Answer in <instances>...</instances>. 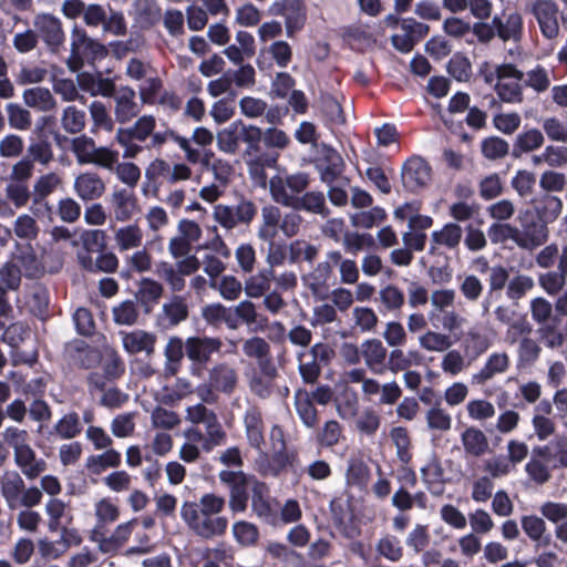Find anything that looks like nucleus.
Listing matches in <instances>:
<instances>
[{
	"label": "nucleus",
	"instance_id": "5701e85b",
	"mask_svg": "<svg viewBox=\"0 0 567 567\" xmlns=\"http://www.w3.org/2000/svg\"><path fill=\"white\" fill-rule=\"evenodd\" d=\"M544 135L538 128H530L517 134L511 151V156L515 159L520 158L523 154L534 152L543 146Z\"/></svg>",
	"mask_w": 567,
	"mask_h": 567
},
{
	"label": "nucleus",
	"instance_id": "412c9836",
	"mask_svg": "<svg viewBox=\"0 0 567 567\" xmlns=\"http://www.w3.org/2000/svg\"><path fill=\"white\" fill-rule=\"evenodd\" d=\"M533 214L547 224L554 223L563 210V202L551 194H540L532 200Z\"/></svg>",
	"mask_w": 567,
	"mask_h": 567
},
{
	"label": "nucleus",
	"instance_id": "69168bd1",
	"mask_svg": "<svg viewBox=\"0 0 567 567\" xmlns=\"http://www.w3.org/2000/svg\"><path fill=\"white\" fill-rule=\"evenodd\" d=\"M239 141V126H234V122L217 134L218 148L228 154L236 153Z\"/></svg>",
	"mask_w": 567,
	"mask_h": 567
},
{
	"label": "nucleus",
	"instance_id": "4d7b16f0",
	"mask_svg": "<svg viewBox=\"0 0 567 567\" xmlns=\"http://www.w3.org/2000/svg\"><path fill=\"white\" fill-rule=\"evenodd\" d=\"M386 212L380 206L372 207L370 210L357 213L352 216V225L360 228H372L386 219Z\"/></svg>",
	"mask_w": 567,
	"mask_h": 567
},
{
	"label": "nucleus",
	"instance_id": "de8ad7c7",
	"mask_svg": "<svg viewBox=\"0 0 567 567\" xmlns=\"http://www.w3.org/2000/svg\"><path fill=\"white\" fill-rule=\"evenodd\" d=\"M155 274L169 286L173 292L184 290L186 281L174 265L167 261H161L156 265Z\"/></svg>",
	"mask_w": 567,
	"mask_h": 567
},
{
	"label": "nucleus",
	"instance_id": "603ef678",
	"mask_svg": "<svg viewBox=\"0 0 567 567\" xmlns=\"http://www.w3.org/2000/svg\"><path fill=\"white\" fill-rule=\"evenodd\" d=\"M163 312L171 326H177L188 318V306L181 296H174L171 302L163 306Z\"/></svg>",
	"mask_w": 567,
	"mask_h": 567
},
{
	"label": "nucleus",
	"instance_id": "2f4dec72",
	"mask_svg": "<svg viewBox=\"0 0 567 567\" xmlns=\"http://www.w3.org/2000/svg\"><path fill=\"white\" fill-rule=\"evenodd\" d=\"M319 168L321 181L331 185L343 173L344 161L337 151L331 150L323 155L322 163Z\"/></svg>",
	"mask_w": 567,
	"mask_h": 567
},
{
	"label": "nucleus",
	"instance_id": "423d86ee",
	"mask_svg": "<svg viewBox=\"0 0 567 567\" xmlns=\"http://www.w3.org/2000/svg\"><path fill=\"white\" fill-rule=\"evenodd\" d=\"M257 215L256 205L246 198H241L236 206L217 205L214 208V218L226 229H233L238 225H249Z\"/></svg>",
	"mask_w": 567,
	"mask_h": 567
},
{
	"label": "nucleus",
	"instance_id": "a19ab883",
	"mask_svg": "<svg viewBox=\"0 0 567 567\" xmlns=\"http://www.w3.org/2000/svg\"><path fill=\"white\" fill-rule=\"evenodd\" d=\"M234 126H239V138L247 144L246 153L257 154L261 151L260 143L264 141V132L256 125H246L241 120L235 121Z\"/></svg>",
	"mask_w": 567,
	"mask_h": 567
},
{
	"label": "nucleus",
	"instance_id": "dca6fc26",
	"mask_svg": "<svg viewBox=\"0 0 567 567\" xmlns=\"http://www.w3.org/2000/svg\"><path fill=\"white\" fill-rule=\"evenodd\" d=\"M361 353L368 369L374 374L385 372L388 350L379 339H368L361 344Z\"/></svg>",
	"mask_w": 567,
	"mask_h": 567
},
{
	"label": "nucleus",
	"instance_id": "4be33fe9",
	"mask_svg": "<svg viewBox=\"0 0 567 567\" xmlns=\"http://www.w3.org/2000/svg\"><path fill=\"white\" fill-rule=\"evenodd\" d=\"M134 20L142 30H150L162 18L161 7L156 0H135L134 1Z\"/></svg>",
	"mask_w": 567,
	"mask_h": 567
},
{
	"label": "nucleus",
	"instance_id": "c756f323",
	"mask_svg": "<svg viewBox=\"0 0 567 567\" xmlns=\"http://www.w3.org/2000/svg\"><path fill=\"white\" fill-rule=\"evenodd\" d=\"M295 210H306L327 217L330 214L326 205V198L322 192H307L302 196H296L293 205Z\"/></svg>",
	"mask_w": 567,
	"mask_h": 567
},
{
	"label": "nucleus",
	"instance_id": "aec40b11",
	"mask_svg": "<svg viewBox=\"0 0 567 567\" xmlns=\"http://www.w3.org/2000/svg\"><path fill=\"white\" fill-rule=\"evenodd\" d=\"M155 126L156 121L153 115H143L138 117L133 126L127 128L120 127L116 132L115 140L117 143H125L131 140L145 142L154 132Z\"/></svg>",
	"mask_w": 567,
	"mask_h": 567
},
{
	"label": "nucleus",
	"instance_id": "bf43d9fd",
	"mask_svg": "<svg viewBox=\"0 0 567 567\" xmlns=\"http://www.w3.org/2000/svg\"><path fill=\"white\" fill-rule=\"evenodd\" d=\"M491 346L487 336L477 330H470L464 339L465 352L473 358L483 354Z\"/></svg>",
	"mask_w": 567,
	"mask_h": 567
},
{
	"label": "nucleus",
	"instance_id": "39448f33",
	"mask_svg": "<svg viewBox=\"0 0 567 567\" xmlns=\"http://www.w3.org/2000/svg\"><path fill=\"white\" fill-rule=\"evenodd\" d=\"M223 342L219 338L189 337L185 341V354L193 362V373L200 375L203 369L214 353L220 351Z\"/></svg>",
	"mask_w": 567,
	"mask_h": 567
},
{
	"label": "nucleus",
	"instance_id": "1a4fd4ad",
	"mask_svg": "<svg viewBox=\"0 0 567 567\" xmlns=\"http://www.w3.org/2000/svg\"><path fill=\"white\" fill-rule=\"evenodd\" d=\"M403 34H393L391 43L401 53H410L430 32V27L414 18H404L401 21Z\"/></svg>",
	"mask_w": 567,
	"mask_h": 567
},
{
	"label": "nucleus",
	"instance_id": "c9c22d12",
	"mask_svg": "<svg viewBox=\"0 0 567 567\" xmlns=\"http://www.w3.org/2000/svg\"><path fill=\"white\" fill-rule=\"evenodd\" d=\"M23 101L28 106L38 109L42 112L51 111L56 105L50 90L42 86L27 89L23 92Z\"/></svg>",
	"mask_w": 567,
	"mask_h": 567
},
{
	"label": "nucleus",
	"instance_id": "6ab92c4d",
	"mask_svg": "<svg viewBox=\"0 0 567 567\" xmlns=\"http://www.w3.org/2000/svg\"><path fill=\"white\" fill-rule=\"evenodd\" d=\"M16 465L29 480H34L47 470L43 458H38L33 449L28 444L13 452Z\"/></svg>",
	"mask_w": 567,
	"mask_h": 567
},
{
	"label": "nucleus",
	"instance_id": "4468645a",
	"mask_svg": "<svg viewBox=\"0 0 567 567\" xmlns=\"http://www.w3.org/2000/svg\"><path fill=\"white\" fill-rule=\"evenodd\" d=\"M37 34L52 52H58L64 42V32L61 21L49 13L38 14L34 19Z\"/></svg>",
	"mask_w": 567,
	"mask_h": 567
},
{
	"label": "nucleus",
	"instance_id": "9d476101",
	"mask_svg": "<svg viewBox=\"0 0 567 567\" xmlns=\"http://www.w3.org/2000/svg\"><path fill=\"white\" fill-rule=\"evenodd\" d=\"M237 385V370L227 362H220L208 371V382L205 384V391L212 395L213 391L230 395L236 391Z\"/></svg>",
	"mask_w": 567,
	"mask_h": 567
},
{
	"label": "nucleus",
	"instance_id": "13d9d810",
	"mask_svg": "<svg viewBox=\"0 0 567 567\" xmlns=\"http://www.w3.org/2000/svg\"><path fill=\"white\" fill-rule=\"evenodd\" d=\"M212 288L218 290L220 296L228 301L237 300L244 290L241 282L231 275L223 276Z\"/></svg>",
	"mask_w": 567,
	"mask_h": 567
},
{
	"label": "nucleus",
	"instance_id": "f3484780",
	"mask_svg": "<svg viewBox=\"0 0 567 567\" xmlns=\"http://www.w3.org/2000/svg\"><path fill=\"white\" fill-rule=\"evenodd\" d=\"M83 431V424L81 422L78 412L72 411L64 414L54 426L48 431L44 440L49 443H53L55 437L59 436L62 440H72L79 436Z\"/></svg>",
	"mask_w": 567,
	"mask_h": 567
},
{
	"label": "nucleus",
	"instance_id": "20e7f679",
	"mask_svg": "<svg viewBox=\"0 0 567 567\" xmlns=\"http://www.w3.org/2000/svg\"><path fill=\"white\" fill-rule=\"evenodd\" d=\"M269 13L285 18L286 34L292 38L305 28L308 9L305 0H276L270 6Z\"/></svg>",
	"mask_w": 567,
	"mask_h": 567
},
{
	"label": "nucleus",
	"instance_id": "3c124183",
	"mask_svg": "<svg viewBox=\"0 0 567 567\" xmlns=\"http://www.w3.org/2000/svg\"><path fill=\"white\" fill-rule=\"evenodd\" d=\"M534 288V280L527 275H516L509 279L506 286V296L512 301L524 298Z\"/></svg>",
	"mask_w": 567,
	"mask_h": 567
},
{
	"label": "nucleus",
	"instance_id": "f257e3e1",
	"mask_svg": "<svg viewBox=\"0 0 567 567\" xmlns=\"http://www.w3.org/2000/svg\"><path fill=\"white\" fill-rule=\"evenodd\" d=\"M104 44L90 38L82 28L74 27L71 35V54L68 59V66L71 71L78 72L84 65V60L94 62L107 55Z\"/></svg>",
	"mask_w": 567,
	"mask_h": 567
},
{
	"label": "nucleus",
	"instance_id": "c03bdc74",
	"mask_svg": "<svg viewBox=\"0 0 567 567\" xmlns=\"http://www.w3.org/2000/svg\"><path fill=\"white\" fill-rule=\"evenodd\" d=\"M379 296L380 302L383 307L381 312L383 313L401 311L402 307L404 306V293L399 287L394 285H388L382 288L379 292Z\"/></svg>",
	"mask_w": 567,
	"mask_h": 567
},
{
	"label": "nucleus",
	"instance_id": "a211bd4d",
	"mask_svg": "<svg viewBox=\"0 0 567 567\" xmlns=\"http://www.w3.org/2000/svg\"><path fill=\"white\" fill-rule=\"evenodd\" d=\"M105 189L106 187L102 178L93 172L81 173L74 181V190L84 202L101 198Z\"/></svg>",
	"mask_w": 567,
	"mask_h": 567
},
{
	"label": "nucleus",
	"instance_id": "0e129e2a",
	"mask_svg": "<svg viewBox=\"0 0 567 567\" xmlns=\"http://www.w3.org/2000/svg\"><path fill=\"white\" fill-rule=\"evenodd\" d=\"M566 184L565 174L556 171H545L539 178V187L544 190L543 194L563 192Z\"/></svg>",
	"mask_w": 567,
	"mask_h": 567
},
{
	"label": "nucleus",
	"instance_id": "b1692460",
	"mask_svg": "<svg viewBox=\"0 0 567 567\" xmlns=\"http://www.w3.org/2000/svg\"><path fill=\"white\" fill-rule=\"evenodd\" d=\"M281 212L279 207L274 205H267L261 208V224L258 228L257 236L264 241H272L278 235Z\"/></svg>",
	"mask_w": 567,
	"mask_h": 567
},
{
	"label": "nucleus",
	"instance_id": "a18cd8bd",
	"mask_svg": "<svg viewBox=\"0 0 567 567\" xmlns=\"http://www.w3.org/2000/svg\"><path fill=\"white\" fill-rule=\"evenodd\" d=\"M481 152L489 161L502 159L509 154V144L499 136H488L481 142Z\"/></svg>",
	"mask_w": 567,
	"mask_h": 567
},
{
	"label": "nucleus",
	"instance_id": "2eb2a0df",
	"mask_svg": "<svg viewBox=\"0 0 567 567\" xmlns=\"http://www.w3.org/2000/svg\"><path fill=\"white\" fill-rule=\"evenodd\" d=\"M244 426L249 445L258 451H262L265 445V422L259 406H249L244 414Z\"/></svg>",
	"mask_w": 567,
	"mask_h": 567
},
{
	"label": "nucleus",
	"instance_id": "79ce46f5",
	"mask_svg": "<svg viewBox=\"0 0 567 567\" xmlns=\"http://www.w3.org/2000/svg\"><path fill=\"white\" fill-rule=\"evenodd\" d=\"M235 540L241 547H254L258 544L260 533L257 525L247 520H238L233 525Z\"/></svg>",
	"mask_w": 567,
	"mask_h": 567
},
{
	"label": "nucleus",
	"instance_id": "680f3d73",
	"mask_svg": "<svg viewBox=\"0 0 567 567\" xmlns=\"http://www.w3.org/2000/svg\"><path fill=\"white\" fill-rule=\"evenodd\" d=\"M377 551L390 561H399L403 557V548L400 540L393 535H386L379 539Z\"/></svg>",
	"mask_w": 567,
	"mask_h": 567
},
{
	"label": "nucleus",
	"instance_id": "c85d7f7f",
	"mask_svg": "<svg viewBox=\"0 0 567 567\" xmlns=\"http://www.w3.org/2000/svg\"><path fill=\"white\" fill-rule=\"evenodd\" d=\"M461 441L466 454L480 457L488 452V440L484 432L475 426L467 427L461 434Z\"/></svg>",
	"mask_w": 567,
	"mask_h": 567
},
{
	"label": "nucleus",
	"instance_id": "f704fd0d",
	"mask_svg": "<svg viewBox=\"0 0 567 567\" xmlns=\"http://www.w3.org/2000/svg\"><path fill=\"white\" fill-rule=\"evenodd\" d=\"M520 525L528 538L533 542H537V546L545 547L550 544V536H544L546 532V523L542 517L536 515H524L520 518Z\"/></svg>",
	"mask_w": 567,
	"mask_h": 567
},
{
	"label": "nucleus",
	"instance_id": "f8f14e48",
	"mask_svg": "<svg viewBox=\"0 0 567 567\" xmlns=\"http://www.w3.org/2000/svg\"><path fill=\"white\" fill-rule=\"evenodd\" d=\"M532 13L536 18L544 38L553 40L559 33L558 13L559 9L553 0H535Z\"/></svg>",
	"mask_w": 567,
	"mask_h": 567
},
{
	"label": "nucleus",
	"instance_id": "e433bc0d",
	"mask_svg": "<svg viewBox=\"0 0 567 567\" xmlns=\"http://www.w3.org/2000/svg\"><path fill=\"white\" fill-rule=\"evenodd\" d=\"M163 286L151 278H143L136 292L137 301L148 311L163 295Z\"/></svg>",
	"mask_w": 567,
	"mask_h": 567
},
{
	"label": "nucleus",
	"instance_id": "8fccbe9b",
	"mask_svg": "<svg viewBox=\"0 0 567 567\" xmlns=\"http://www.w3.org/2000/svg\"><path fill=\"white\" fill-rule=\"evenodd\" d=\"M342 436V427L336 420L327 421L323 427L317 433V444L322 449H330L337 445Z\"/></svg>",
	"mask_w": 567,
	"mask_h": 567
},
{
	"label": "nucleus",
	"instance_id": "cd10ccee",
	"mask_svg": "<svg viewBox=\"0 0 567 567\" xmlns=\"http://www.w3.org/2000/svg\"><path fill=\"white\" fill-rule=\"evenodd\" d=\"M203 319L213 327H219L225 323L230 330H236L235 316H233V308L226 307L220 302L210 303L202 309Z\"/></svg>",
	"mask_w": 567,
	"mask_h": 567
},
{
	"label": "nucleus",
	"instance_id": "f03ea898",
	"mask_svg": "<svg viewBox=\"0 0 567 567\" xmlns=\"http://www.w3.org/2000/svg\"><path fill=\"white\" fill-rule=\"evenodd\" d=\"M271 439L280 443L278 450L272 454L262 453L259 457L258 465L261 475L278 477L288 467H292L299 462V455L296 450L288 451L284 439L282 430L275 425L271 432Z\"/></svg>",
	"mask_w": 567,
	"mask_h": 567
},
{
	"label": "nucleus",
	"instance_id": "7c9ffc66",
	"mask_svg": "<svg viewBox=\"0 0 567 567\" xmlns=\"http://www.w3.org/2000/svg\"><path fill=\"white\" fill-rule=\"evenodd\" d=\"M112 203L116 220L126 221L132 218L137 209V199L132 192L120 189L113 193Z\"/></svg>",
	"mask_w": 567,
	"mask_h": 567
},
{
	"label": "nucleus",
	"instance_id": "9b49d317",
	"mask_svg": "<svg viewBox=\"0 0 567 567\" xmlns=\"http://www.w3.org/2000/svg\"><path fill=\"white\" fill-rule=\"evenodd\" d=\"M251 509L256 516L267 524H275L278 518V504L272 503L269 487L265 482L254 480L251 486Z\"/></svg>",
	"mask_w": 567,
	"mask_h": 567
},
{
	"label": "nucleus",
	"instance_id": "473e14b6",
	"mask_svg": "<svg viewBox=\"0 0 567 567\" xmlns=\"http://www.w3.org/2000/svg\"><path fill=\"white\" fill-rule=\"evenodd\" d=\"M295 406L298 416L305 426L312 429L318 424V411L315 403L308 398V391L299 389L295 393Z\"/></svg>",
	"mask_w": 567,
	"mask_h": 567
},
{
	"label": "nucleus",
	"instance_id": "774afa93",
	"mask_svg": "<svg viewBox=\"0 0 567 567\" xmlns=\"http://www.w3.org/2000/svg\"><path fill=\"white\" fill-rule=\"evenodd\" d=\"M73 360L79 368L89 370L96 367L100 363L101 354L96 349L87 344H83L75 349Z\"/></svg>",
	"mask_w": 567,
	"mask_h": 567
},
{
	"label": "nucleus",
	"instance_id": "ddd939ff",
	"mask_svg": "<svg viewBox=\"0 0 567 567\" xmlns=\"http://www.w3.org/2000/svg\"><path fill=\"white\" fill-rule=\"evenodd\" d=\"M113 101L115 121L120 124L131 122L142 111V103L136 101L135 90L128 85L120 86Z\"/></svg>",
	"mask_w": 567,
	"mask_h": 567
},
{
	"label": "nucleus",
	"instance_id": "09e8293b",
	"mask_svg": "<svg viewBox=\"0 0 567 567\" xmlns=\"http://www.w3.org/2000/svg\"><path fill=\"white\" fill-rule=\"evenodd\" d=\"M536 175L527 169H518L512 177L511 186L520 198L529 197L535 189Z\"/></svg>",
	"mask_w": 567,
	"mask_h": 567
},
{
	"label": "nucleus",
	"instance_id": "864d4df0",
	"mask_svg": "<svg viewBox=\"0 0 567 567\" xmlns=\"http://www.w3.org/2000/svg\"><path fill=\"white\" fill-rule=\"evenodd\" d=\"M289 262L297 264L301 260L313 261L318 255L316 246L305 240H293L288 247Z\"/></svg>",
	"mask_w": 567,
	"mask_h": 567
},
{
	"label": "nucleus",
	"instance_id": "0eeeda50",
	"mask_svg": "<svg viewBox=\"0 0 567 567\" xmlns=\"http://www.w3.org/2000/svg\"><path fill=\"white\" fill-rule=\"evenodd\" d=\"M522 229H519L518 247L533 250L548 240V224L539 219L530 209L519 216Z\"/></svg>",
	"mask_w": 567,
	"mask_h": 567
},
{
	"label": "nucleus",
	"instance_id": "7ed1b4c3",
	"mask_svg": "<svg viewBox=\"0 0 567 567\" xmlns=\"http://www.w3.org/2000/svg\"><path fill=\"white\" fill-rule=\"evenodd\" d=\"M219 481L229 493L228 506L233 514L244 513L248 507L249 489L254 484L255 476L243 471L223 470L218 474Z\"/></svg>",
	"mask_w": 567,
	"mask_h": 567
},
{
	"label": "nucleus",
	"instance_id": "338daca9",
	"mask_svg": "<svg viewBox=\"0 0 567 567\" xmlns=\"http://www.w3.org/2000/svg\"><path fill=\"white\" fill-rule=\"evenodd\" d=\"M138 311L132 300H125L113 308V319L117 324L132 326L137 321Z\"/></svg>",
	"mask_w": 567,
	"mask_h": 567
},
{
	"label": "nucleus",
	"instance_id": "72a5a7b5",
	"mask_svg": "<svg viewBox=\"0 0 567 567\" xmlns=\"http://www.w3.org/2000/svg\"><path fill=\"white\" fill-rule=\"evenodd\" d=\"M509 367L508 355L503 353H492L485 365L473 375V381L481 384L492 379L497 373L505 372Z\"/></svg>",
	"mask_w": 567,
	"mask_h": 567
},
{
	"label": "nucleus",
	"instance_id": "393cba45",
	"mask_svg": "<svg viewBox=\"0 0 567 567\" xmlns=\"http://www.w3.org/2000/svg\"><path fill=\"white\" fill-rule=\"evenodd\" d=\"M371 480V470L361 457H351L346 470V484L360 491L367 489Z\"/></svg>",
	"mask_w": 567,
	"mask_h": 567
},
{
	"label": "nucleus",
	"instance_id": "37998d69",
	"mask_svg": "<svg viewBox=\"0 0 567 567\" xmlns=\"http://www.w3.org/2000/svg\"><path fill=\"white\" fill-rule=\"evenodd\" d=\"M447 73L457 82H467L472 76V63L462 52L452 55L446 65Z\"/></svg>",
	"mask_w": 567,
	"mask_h": 567
},
{
	"label": "nucleus",
	"instance_id": "a878e982",
	"mask_svg": "<svg viewBox=\"0 0 567 567\" xmlns=\"http://www.w3.org/2000/svg\"><path fill=\"white\" fill-rule=\"evenodd\" d=\"M228 527V519L224 516L214 517L213 514H202L199 520L192 529L197 536L210 539L223 536Z\"/></svg>",
	"mask_w": 567,
	"mask_h": 567
},
{
	"label": "nucleus",
	"instance_id": "ea45409f",
	"mask_svg": "<svg viewBox=\"0 0 567 567\" xmlns=\"http://www.w3.org/2000/svg\"><path fill=\"white\" fill-rule=\"evenodd\" d=\"M462 239V228L455 223H447L441 230L431 234L433 245L444 246L449 249L456 248Z\"/></svg>",
	"mask_w": 567,
	"mask_h": 567
},
{
	"label": "nucleus",
	"instance_id": "6e6d98bb",
	"mask_svg": "<svg viewBox=\"0 0 567 567\" xmlns=\"http://www.w3.org/2000/svg\"><path fill=\"white\" fill-rule=\"evenodd\" d=\"M85 112L74 105L64 109L61 120L62 127L70 134L80 133L85 126Z\"/></svg>",
	"mask_w": 567,
	"mask_h": 567
},
{
	"label": "nucleus",
	"instance_id": "58836bf2",
	"mask_svg": "<svg viewBox=\"0 0 567 567\" xmlns=\"http://www.w3.org/2000/svg\"><path fill=\"white\" fill-rule=\"evenodd\" d=\"M123 346L130 353L153 352L155 346V337L152 333L137 330L126 333L123 338Z\"/></svg>",
	"mask_w": 567,
	"mask_h": 567
},
{
	"label": "nucleus",
	"instance_id": "4c0bfd02",
	"mask_svg": "<svg viewBox=\"0 0 567 567\" xmlns=\"http://www.w3.org/2000/svg\"><path fill=\"white\" fill-rule=\"evenodd\" d=\"M274 275V270L269 268L250 276L248 279H246L244 286L246 295L249 298L262 297L270 289Z\"/></svg>",
	"mask_w": 567,
	"mask_h": 567
},
{
	"label": "nucleus",
	"instance_id": "49530a36",
	"mask_svg": "<svg viewBox=\"0 0 567 567\" xmlns=\"http://www.w3.org/2000/svg\"><path fill=\"white\" fill-rule=\"evenodd\" d=\"M523 35V18L518 12H512L506 16L502 27L498 29L497 37L507 42L509 40L519 41Z\"/></svg>",
	"mask_w": 567,
	"mask_h": 567
},
{
	"label": "nucleus",
	"instance_id": "bb28decb",
	"mask_svg": "<svg viewBox=\"0 0 567 567\" xmlns=\"http://www.w3.org/2000/svg\"><path fill=\"white\" fill-rule=\"evenodd\" d=\"M25 484L18 472H8L0 480V491L9 508L19 506V498L24 491Z\"/></svg>",
	"mask_w": 567,
	"mask_h": 567
},
{
	"label": "nucleus",
	"instance_id": "e2e57ef3",
	"mask_svg": "<svg viewBox=\"0 0 567 567\" xmlns=\"http://www.w3.org/2000/svg\"><path fill=\"white\" fill-rule=\"evenodd\" d=\"M420 344L427 351L442 352L451 348L453 342L447 334L435 331H427L420 337Z\"/></svg>",
	"mask_w": 567,
	"mask_h": 567
},
{
	"label": "nucleus",
	"instance_id": "052dcab7",
	"mask_svg": "<svg viewBox=\"0 0 567 567\" xmlns=\"http://www.w3.org/2000/svg\"><path fill=\"white\" fill-rule=\"evenodd\" d=\"M9 125L12 128L25 131L31 127V113L17 103H9L6 106Z\"/></svg>",
	"mask_w": 567,
	"mask_h": 567
},
{
	"label": "nucleus",
	"instance_id": "5fc2aeb1",
	"mask_svg": "<svg viewBox=\"0 0 567 567\" xmlns=\"http://www.w3.org/2000/svg\"><path fill=\"white\" fill-rule=\"evenodd\" d=\"M487 236L493 244H503L512 239L518 246L519 229L511 224L494 223L488 227Z\"/></svg>",
	"mask_w": 567,
	"mask_h": 567
},
{
	"label": "nucleus",
	"instance_id": "6e6552de",
	"mask_svg": "<svg viewBox=\"0 0 567 567\" xmlns=\"http://www.w3.org/2000/svg\"><path fill=\"white\" fill-rule=\"evenodd\" d=\"M432 168L421 156L408 158L401 172L403 187L411 193H417L431 179Z\"/></svg>",
	"mask_w": 567,
	"mask_h": 567
}]
</instances>
